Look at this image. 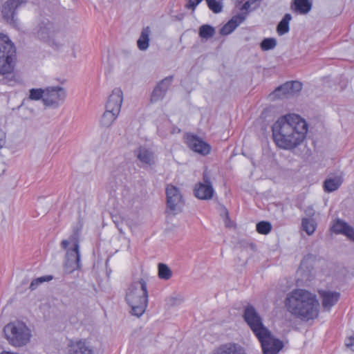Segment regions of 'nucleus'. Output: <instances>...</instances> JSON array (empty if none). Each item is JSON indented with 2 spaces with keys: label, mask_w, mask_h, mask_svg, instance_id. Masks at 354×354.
<instances>
[{
  "label": "nucleus",
  "mask_w": 354,
  "mask_h": 354,
  "mask_svg": "<svg viewBox=\"0 0 354 354\" xmlns=\"http://www.w3.org/2000/svg\"><path fill=\"white\" fill-rule=\"evenodd\" d=\"M272 130L276 145L283 149L292 150L304 140L308 125L299 115L289 114L279 118Z\"/></svg>",
  "instance_id": "f257e3e1"
},
{
  "label": "nucleus",
  "mask_w": 354,
  "mask_h": 354,
  "mask_svg": "<svg viewBox=\"0 0 354 354\" xmlns=\"http://www.w3.org/2000/svg\"><path fill=\"white\" fill-rule=\"evenodd\" d=\"M287 310L295 317L309 321L318 316L319 304L315 295L304 289L289 292L284 301Z\"/></svg>",
  "instance_id": "f03ea898"
},
{
  "label": "nucleus",
  "mask_w": 354,
  "mask_h": 354,
  "mask_svg": "<svg viewBox=\"0 0 354 354\" xmlns=\"http://www.w3.org/2000/svg\"><path fill=\"white\" fill-rule=\"evenodd\" d=\"M126 300L131 308L132 315L140 317L145 313L148 303V291L143 279L131 284L127 292Z\"/></svg>",
  "instance_id": "7ed1b4c3"
},
{
  "label": "nucleus",
  "mask_w": 354,
  "mask_h": 354,
  "mask_svg": "<svg viewBox=\"0 0 354 354\" xmlns=\"http://www.w3.org/2000/svg\"><path fill=\"white\" fill-rule=\"evenodd\" d=\"M3 331L8 343L15 347L26 345L32 337V331L29 327L19 320L6 324Z\"/></svg>",
  "instance_id": "20e7f679"
},
{
  "label": "nucleus",
  "mask_w": 354,
  "mask_h": 354,
  "mask_svg": "<svg viewBox=\"0 0 354 354\" xmlns=\"http://www.w3.org/2000/svg\"><path fill=\"white\" fill-rule=\"evenodd\" d=\"M16 48L10 38L0 34V74H10L14 69Z\"/></svg>",
  "instance_id": "39448f33"
},
{
  "label": "nucleus",
  "mask_w": 354,
  "mask_h": 354,
  "mask_svg": "<svg viewBox=\"0 0 354 354\" xmlns=\"http://www.w3.org/2000/svg\"><path fill=\"white\" fill-rule=\"evenodd\" d=\"M259 340L263 354H279L283 348V342L277 338L268 328L256 335Z\"/></svg>",
  "instance_id": "423d86ee"
},
{
  "label": "nucleus",
  "mask_w": 354,
  "mask_h": 354,
  "mask_svg": "<svg viewBox=\"0 0 354 354\" xmlns=\"http://www.w3.org/2000/svg\"><path fill=\"white\" fill-rule=\"evenodd\" d=\"M55 28L53 24L47 18L39 17L32 30L34 36L44 42L56 44L53 35Z\"/></svg>",
  "instance_id": "0eeeda50"
},
{
  "label": "nucleus",
  "mask_w": 354,
  "mask_h": 354,
  "mask_svg": "<svg viewBox=\"0 0 354 354\" xmlns=\"http://www.w3.org/2000/svg\"><path fill=\"white\" fill-rule=\"evenodd\" d=\"M167 213L176 215L182 212L184 201L179 189L172 185L166 187Z\"/></svg>",
  "instance_id": "6e6552de"
},
{
  "label": "nucleus",
  "mask_w": 354,
  "mask_h": 354,
  "mask_svg": "<svg viewBox=\"0 0 354 354\" xmlns=\"http://www.w3.org/2000/svg\"><path fill=\"white\" fill-rule=\"evenodd\" d=\"M28 0H6L2 6L1 14L8 24L16 27L18 25V10L24 6Z\"/></svg>",
  "instance_id": "1a4fd4ad"
},
{
  "label": "nucleus",
  "mask_w": 354,
  "mask_h": 354,
  "mask_svg": "<svg viewBox=\"0 0 354 354\" xmlns=\"http://www.w3.org/2000/svg\"><path fill=\"white\" fill-rule=\"evenodd\" d=\"M243 317L255 336L268 329L261 317L252 305L248 304L244 308Z\"/></svg>",
  "instance_id": "9d476101"
},
{
  "label": "nucleus",
  "mask_w": 354,
  "mask_h": 354,
  "mask_svg": "<svg viewBox=\"0 0 354 354\" xmlns=\"http://www.w3.org/2000/svg\"><path fill=\"white\" fill-rule=\"evenodd\" d=\"M194 192L195 196L201 200H209L213 197L214 190L210 174L207 169L203 171V182L196 184Z\"/></svg>",
  "instance_id": "9b49d317"
},
{
  "label": "nucleus",
  "mask_w": 354,
  "mask_h": 354,
  "mask_svg": "<svg viewBox=\"0 0 354 354\" xmlns=\"http://www.w3.org/2000/svg\"><path fill=\"white\" fill-rule=\"evenodd\" d=\"M302 88V84L298 81L287 82L277 87L271 94L272 99L288 98L298 93Z\"/></svg>",
  "instance_id": "f8f14e48"
},
{
  "label": "nucleus",
  "mask_w": 354,
  "mask_h": 354,
  "mask_svg": "<svg viewBox=\"0 0 354 354\" xmlns=\"http://www.w3.org/2000/svg\"><path fill=\"white\" fill-rule=\"evenodd\" d=\"M66 93L61 86L48 87L46 88V95L44 97V104L46 106L57 107L60 102H63Z\"/></svg>",
  "instance_id": "ddd939ff"
},
{
  "label": "nucleus",
  "mask_w": 354,
  "mask_h": 354,
  "mask_svg": "<svg viewBox=\"0 0 354 354\" xmlns=\"http://www.w3.org/2000/svg\"><path fill=\"white\" fill-rule=\"evenodd\" d=\"M135 154L140 162L138 164L140 167L146 169L156 166L157 156L152 149L141 146L137 149Z\"/></svg>",
  "instance_id": "4468645a"
},
{
  "label": "nucleus",
  "mask_w": 354,
  "mask_h": 354,
  "mask_svg": "<svg viewBox=\"0 0 354 354\" xmlns=\"http://www.w3.org/2000/svg\"><path fill=\"white\" fill-rule=\"evenodd\" d=\"M186 143L190 149L203 156L207 155L211 150L209 144L194 135L187 134Z\"/></svg>",
  "instance_id": "2eb2a0df"
},
{
  "label": "nucleus",
  "mask_w": 354,
  "mask_h": 354,
  "mask_svg": "<svg viewBox=\"0 0 354 354\" xmlns=\"http://www.w3.org/2000/svg\"><path fill=\"white\" fill-rule=\"evenodd\" d=\"M123 102V93L120 88H115L109 96L105 109L120 114Z\"/></svg>",
  "instance_id": "dca6fc26"
},
{
  "label": "nucleus",
  "mask_w": 354,
  "mask_h": 354,
  "mask_svg": "<svg viewBox=\"0 0 354 354\" xmlns=\"http://www.w3.org/2000/svg\"><path fill=\"white\" fill-rule=\"evenodd\" d=\"M173 76L170 75L158 83L151 95V102L154 103L163 99L167 90L171 84Z\"/></svg>",
  "instance_id": "f3484780"
},
{
  "label": "nucleus",
  "mask_w": 354,
  "mask_h": 354,
  "mask_svg": "<svg viewBox=\"0 0 354 354\" xmlns=\"http://www.w3.org/2000/svg\"><path fill=\"white\" fill-rule=\"evenodd\" d=\"M319 293L322 299V306L326 310H330L340 297V293L335 291L320 290Z\"/></svg>",
  "instance_id": "a211bd4d"
},
{
  "label": "nucleus",
  "mask_w": 354,
  "mask_h": 354,
  "mask_svg": "<svg viewBox=\"0 0 354 354\" xmlns=\"http://www.w3.org/2000/svg\"><path fill=\"white\" fill-rule=\"evenodd\" d=\"M79 244L75 243L74 248L66 252V261L65 266L71 270H76L80 267V253Z\"/></svg>",
  "instance_id": "6ab92c4d"
},
{
  "label": "nucleus",
  "mask_w": 354,
  "mask_h": 354,
  "mask_svg": "<svg viewBox=\"0 0 354 354\" xmlns=\"http://www.w3.org/2000/svg\"><path fill=\"white\" fill-rule=\"evenodd\" d=\"M68 354H94L93 348L85 341L71 342Z\"/></svg>",
  "instance_id": "aec40b11"
},
{
  "label": "nucleus",
  "mask_w": 354,
  "mask_h": 354,
  "mask_svg": "<svg viewBox=\"0 0 354 354\" xmlns=\"http://www.w3.org/2000/svg\"><path fill=\"white\" fill-rule=\"evenodd\" d=\"M214 354H246L245 348L235 343H227L217 348Z\"/></svg>",
  "instance_id": "412c9836"
},
{
  "label": "nucleus",
  "mask_w": 354,
  "mask_h": 354,
  "mask_svg": "<svg viewBox=\"0 0 354 354\" xmlns=\"http://www.w3.org/2000/svg\"><path fill=\"white\" fill-rule=\"evenodd\" d=\"M312 6L310 0H293L291 7L295 12L305 15L310 12Z\"/></svg>",
  "instance_id": "4be33fe9"
},
{
  "label": "nucleus",
  "mask_w": 354,
  "mask_h": 354,
  "mask_svg": "<svg viewBox=\"0 0 354 354\" xmlns=\"http://www.w3.org/2000/svg\"><path fill=\"white\" fill-rule=\"evenodd\" d=\"M151 29L149 26L142 28L140 35L137 41V46L140 50L145 51L149 46V37Z\"/></svg>",
  "instance_id": "5701e85b"
},
{
  "label": "nucleus",
  "mask_w": 354,
  "mask_h": 354,
  "mask_svg": "<svg viewBox=\"0 0 354 354\" xmlns=\"http://www.w3.org/2000/svg\"><path fill=\"white\" fill-rule=\"evenodd\" d=\"M118 115L119 114L105 109V111L104 112L100 119V125L105 128L110 127L117 119Z\"/></svg>",
  "instance_id": "b1692460"
},
{
  "label": "nucleus",
  "mask_w": 354,
  "mask_h": 354,
  "mask_svg": "<svg viewBox=\"0 0 354 354\" xmlns=\"http://www.w3.org/2000/svg\"><path fill=\"white\" fill-rule=\"evenodd\" d=\"M342 181L339 177L327 178L324 182V189L326 192L337 190L342 185Z\"/></svg>",
  "instance_id": "393cba45"
},
{
  "label": "nucleus",
  "mask_w": 354,
  "mask_h": 354,
  "mask_svg": "<svg viewBox=\"0 0 354 354\" xmlns=\"http://www.w3.org/2000/svg\"><path fill=\"white\" fill-rule=\"evenodd\" d=\"M301 227L308 235H312L317 228V223L313 218H304L301 220Z\"/></svg>",
  "instance_id": "a878e982"
},
{
  "label": "nucleus",
  "mask_w": 354,
  "mask_h": 354,
  "mask_svg": "<svg viewBox=\"0 0 354 354\" xmlns=\"http://www.w3.org/2000/svg\"><path fill=\"white\" fill-rule=\"evenodd\" d=\"M292 19L290 14H286L277 27V31L279 35H283L289 31V22Z\"/></svg>",
  "instance_id": "bb28decb"
},
{
  "label": "nucleus",
  "mask_w": 354,
  "mask_h": 354,
  "mask_svg": "<svg viewBox=\"0 0 354 354\" xmlns=\"http://www.w3.org/2000/svg\"><path fill=\"white\" fill-rule=\"evenodd\" d=\"M158 275L160 279L168 280L172 276V271L167 265L160 263L158 265Z\"/></svg>",
  "instance_id": "cd10ccee"
},
{
  "label": "nucleus",
  "mask_w": 354,
  "mask_h": 354,
  "mask_svg": "<svg viewBox=\"0 0 354 354\" xmlns=\"http://www.w3.org/2000/svg\"><path fill=\"white\" fill-rule=\"evenodd\" d=\"M215 33V28L210 25L204 24L199 28V36L201 38L208 39L212 37Z\"/></svg>",
  "instance_id": "c85d7f7f"
},
{
  "label": "nucleus",
  "mask_w": 354,
  "mask_h": 354,
  "mask_svg": "<svg viewBox=\"0 0 354 354\" xmlns=\"http://www.w3.org/2000/svg\"><path fill=\"white\" fill-rule=\"evenodd\" d=\"M46 95V89L31 88L29 91V99L31 100H41L44 102V97Z\"/></svg>",
  "instance_id": "c756f323"
},
{
  "label": "nucleus",
  "mask_w": 354,
  "mask_h": 354,
  "mask_svg": "<svg viewBox=\"0 0 354 354\" xmlns=\"http://www.w3.org/2000/svg\"><path fill=\"white\" fill-rule=\"evenodd\" d=\"M277 46V41L274 38H265L260 44L262 50H269L275 48Z\"/></svg>",
  "instance_id": "7c9ffc66"
},
{
  "label": "nucleus",
  "mask_w": 354,
  "mask_h": 354,
  "mask_svg": "<svg viewBox=\"0 0 354 354\" xmlns=\"http://www.w3.org/2000/svg\"><path fill=\"white\" fill-rule=\"evenodd\" d=\"M348 226L346 223L338 219L333 225L332 230L336 234H344Z\"/></svg>",
  "instance_id": "2f4dec72"
},
{
  "label": "nucleus",
  "mask_w": 354,
  "mask_h": 354,
  "mask_svg": "<svg viewBox=\"0 0 354 354\" xmlns=\"http://www.w3.org/2000/svg\"><path fill=\"white\" fill-rule=\"evenodd\" d=\"M272 230L270 223L268 221H260L257 224V231L261 234H267Z\"/></svg>",
  "instance_id": "473e14b6"
},
{
  "label": "nucleus",
  "mask_w": 354,
  "mask_h": 354,
  "mask_svg": "<svg viewBox=\"0 0 354 354\" xmlns=\"http://www.w3.org/2000/svg\"><path fill=\"white\" fill-rule=\"evenodd\" d=\"M209 8L214 13H219L222 11L223 5L216 0H206Z\"/></svg>",
  "instance_id": "72a5a7b5"
},
{
  "label": "nucleus",
  "mask_w": 354,
  "mask_h": 354,
  "mask_svg": "<svg viewBox=\"0 0 354 354\" xmlns=\"http://www.w3.org/2000/svg\"><path fill=\"white\" fill-rule=\"evenodd\" d=\"M52 279H53L52 276H44V277H38L32 281V282L30 284L29 288L31 290H34L43 282L50 281Z\"/></svg>",
  "instance_id": "f704fd0d"
},
{
  "label": "nucleus",
  "mask_w": 354,
  "mask_h": 354,
  "mask_svg": "<svg viewBox=\"0 0 354 354\" xmlns=\"http://www.w3.org/2000/svg\"><path fill=\"white\" fill-rule=\"evenodd\" d=\"M236 28V25L234 24V21L231 19L225 24L220 30V33L222 35H227L230 34L232 32L235 30Z\"/></svg>",
  "instance_id": "c9c22d12"
},
{
  "label": "nucleus",
  "mask_w": 354,
  "mask_h": 354,
  "mask_svg": "<svg viewBox=\"0 0 354 354\" xmlns=\"http://www.w3.org/2000/svg\"><path fill=\"white\" fill-rule=\"evenodd\" d=\"M315 257L313 254H308L306 255L300 263L301 268H310L311 266H308V263L314 260Z\"/></svg>",
  "instance_id": "e433bc0d"
},
{
  "label": "nucleus",
  "mask_w": 354,
  "mask_h": 354,
  "mask_svg": "<svg viewBox=\"0 0 354 354\" xmlns=\"http://www.w3.org/2000/svg\"><path fill=\"white\" fill-rule=\"evenodd\" d=\"M245 19V14H239L236 16H234L231 20L234 21V24L236 25V27L241 24Z\"/></svg>",
  "instance_id": "4c0bfd02"
},
{
  "label": "nucleus",
  "mask_w": 354,
  "mask_h": 354,
  "mask_svg": "<svg viewBox=\"0 0 354 354\" xmlns=\"http://www.w3.org/2000/svg\"><path fill=\"white\" fill-rule=\"evenodd\" d=\"M345 345L348 348L352 351H354V335H352L346 339Z\"/></svg>",
  "instance_id": "58836bf2"
},
{
  "label": "nucleus",
  "mask_w": 354,
  "mask_h": 354,
  "mask_svg": "<svg viewBox=\"0 0 354 354\" xmlns=\"http://www.w3.org/2000/svg\"><path fill=\"white\" fill-rule=\"evenodd\" d=\"M202 0H189L186 5V7L189 9L195 10L198 4H199Z\"/></svg>",
  "instance_id": "ea45409f"
},
{
  "label": "nucleus",
  "mask_w": 354,
  "mask_h": 354,
  "mask_svg": "<svg viewBox=\"0 0 354 354\" xmlns=\"http://www.w3.org/2000/svg\"><path fill=\"white\" fill-rule=\"evenodd\" d=\"M344 235H346L349 239L354 241V229L350 225L348 227Z\"/></svg>",
  "instance_id": "a19ab883"
},
{
  "label": "nucleus",
  "mask_w": 354,
  "mask_h": 354,
  "mask_svg": "<svg viewBox=\"0 0 354 354\" xmlns=\"http://www.w3.org/2000/svg\"><path fill=\"white\" fill-rule=\"evenodd\" d=\"M180 302V300L178 298H176V297H169L167 299V305L170 306H176L178 304H179Z\"/></svg>",
  "instance_id": "79ce46f5"
},
{
  "label": "nucleus",
  "mask_w": 354,
  "mask_h": 354,
  "mask_svg": "<svg viewBox=\"0 0 354 354\" xmlns=\"http://www.w3.org/2000/svg\"><path fill=\"white\" fill-rule=\"evenodd\" d=\"M305 214L306 216H309V218H312L315 215V210L312 206H308L305 209Z\"/></svg>",
  "instance_id": "37998d69"
},
{
  "label": "nucleus",
  "mask_w": 354,
  "mask_h": 354,
  "mask_svg": "<svg viewBox=\"0 0 354 354\" xmlns=\"http://www.w3.org/2000/svg\"><path fill=\"white\" fill-rule=\"evenodd\" d=\"M6 144V134L3 130L0 129V149Z\"/></svg>",
  "instance_id": "c03bdc74"
},
{
  "label": "nucleus",
  "mask_w": 354,
  "mask_h": 354,
  "mask_svg": "<svg viewBox=\"0 0 354 354\" xmlns=\"http://www.w3.org/2000/svg\"><path fill=\"white\" fill-rule=\"evenodd\" d=\"M261 0H248V2H250V4L252 6V10L256 9L259 6V3Z\"/></svg>",
  "instance_id": "a18cd8bd"
},
{
  "label": "nucleus",
  "mask_w": 354,
  "mask_h": 354,
  "mask_svg": "<svg viewBox=\"0 0 354 354\" xmlns=\"http://www.w3.org/2000/svg\"><path fill=\"white\" fill-rule=\"evenodd\" d=\"M252 6L250 4V2L245 1V3L242 6L241 10H245V11H250L252 10L251 8Z\"/></svg>",
  "instance_id": "49530a36"
},
{
  "label": "nucleus",
  "mask_w": 354,
  "mask_h": 354,
  "mask_svg": "<svg viewBox=\"0 0 354 354\" xmlns=\"http://www.w3.org/2000/svg\"><path fill=\"white\" fill-rule=\"evenodd\" d=\"M6 170V165L5 164L0 161V176L3 174V172L5 171Z\"/></svg>",
  "instance_id": "de8ad7c7"
},
{
  "label": "nucleus",
  "mask_w": 354,
  "mask_h": 354,
  "mask_svg": "<svg viewBox=\"0 0 354 354\" xmlns=\"http://www.w3.org/2000/svg\"><path fill=\"white\" fill-rule=\"evenodd\" d=\"M61 245H62V247L64 249H66V248H67V247H68V245H69V242H68V241H67V240H63V241H62Z\"/></svg>",
  "instance_id": "09e8293b"
}]
</instances>
